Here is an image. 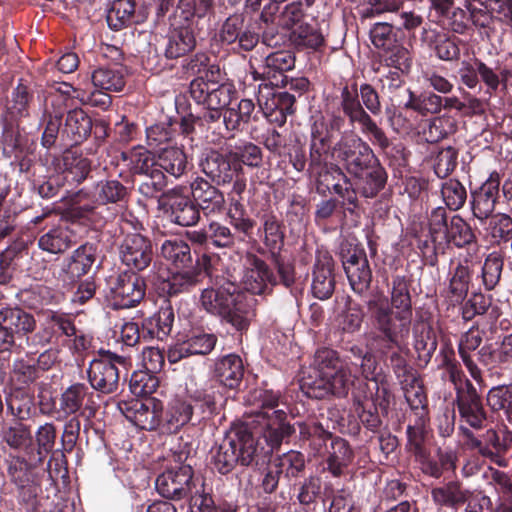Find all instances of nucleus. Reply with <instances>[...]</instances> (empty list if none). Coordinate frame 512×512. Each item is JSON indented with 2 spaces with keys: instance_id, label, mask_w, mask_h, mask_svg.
Instances as JSON below:
<instances>
[{
  "instance_id": "f257e3e1",
  "label": "nucleus",
  "mask_w": 512,
  "mask_h": 512,
  "mask_svg": "<svg viewBox=\"0 0 512 512\" xmlns=\"http://www.w3.org/2000/svg\"><path fill=\"white\" fill-rule=\"evenodd\" d=\"M353 366L357 364L341 360L336 351L319 349L314 355L312 373L303 379L301 388L308 397L315 399L346 397L358 378Z\"/></svg>"
},
{
  "instance_id": "f03ea898",
  "label": "nucleus",
  "mask_w": 512,
  "mask_h": 512,
  "mask_svg": "<svg viewBox=\"0 0 512 512\" xmlns=\"http://www.w3.org/2000/svg\"><path fill=\"white\" fill-rule=\"evenodd\" d=\"M280 394L272 390H259L254 393L255 408L251 411L250 424L267 443L271 452L278 447L284 438L294 432V428L286 422V412L277 409Z\"/></svg>"
},
{
  "instance_id": "7ed1b4c3",
  "label": "nucleus",
  "mask_w": 512,
  "mask_h": 512,
  "mask_svg": "<svg viewBox=\"0 0 512 512\" xmlns=\"http://www.w3.org/2000/svg\"><path fill=\"white\" fill-rule=\"evenodd\" d=\"M207 57L205 55H196L188 63V70L193 74L204 75L194 79L190 83V95L198 103L208 110H223L226 108L236 94L233 85L228 83L219 84L215 79V73L219 75V68L214 67L206 70Z\"/></svg>"
},
{
  "instance_id": "20e7f679",
  "label": "nucleus",
  "mask_w": 512,
  "mask_h": 512,
  "mask_svg": "<svg viewBox=\"0 0 512 512\" xmlns=\"http://www.w3.org/2000/svg\"><path fill=\"white\" fill-rule=\"evenodd\" d=\"M262 449L253 433L240 427L229 432L212 450V464L221 474H227L237 464L248 466L253 463Z\"/></svg>"
},
{
  "instance_id": "39448f33",
  "label": "nucleus",
  "mask_w": 512,
  "mask_h": 512,
  "mask_svg": "<svg viewBox=\"0 0 512 512\" xmlns=\"http://www.w3.org/2000/svg\"><path fill=\"white\" fill-rule=\"evenodd\" d=\"M367 308L383 340L389 347L402 350L410 334L412 317L392 310L388 299L383 295H375L371 298L367 302Z\"/></svg>"
},
{
  "instance_id": "423d86ee",
  "label": "nucleus",
  "mask_w": 512,
  "mask_h": 512,
  "mask_svg": "<svg viewBox=\"0 0 512 512\" xmlns=\"http://www.w3.org/2000/svg\"><path fill=\"white\" fill-rule=\"evenodd\" d=\"M333 155L355 177H362L378 160L370 146L354 133L341 136L333 147Z\"/></svg>"
},
{
  "instance_id": "0eeeda50",
  "label": "nucleus",
  "mask_w": 512,
  "mask_h": 512,
  "mask_svg": "<svg viewBox=\"0 0 512 512\" xmlns=\"http://www.w3.org/2000/svg\"><path fill=\"white\" fill-rule=\"evenodd\" d=\"M127 365V358L110 352L99 359H94L87 370L92 388L104 394L116 392L121 373L119 367L126 370Z\"/></svg>"
},
{
  "instance_id": "6e6552de",
  "label": "nucleus",
  "mask_w": 512,
  "mask_h": 512,
  "mask_svg": "<svg viewBox=\"0 0 512 512\" xmlns=\"http://www.w3.org/2000/svg\"><path fill=\"white\" fill-rule=\"evenodd\" d=\"M341 107L344 114L349 118V121L358 123L361 126V131L364 134L372 136L374 144L379 145L381 148H386L389 145V140L384 131L378 127L376 122L364 110L359 99L357 84L353 83L351 87L344 86L341 90Z\"/></svg>"
},
{
  "instance_id": "1a4fd4ad",
  "label": "nucleus",
  "mask_w": 512,
  "mask_h": 512,
  "mask_svg": "<svg viewBox=\"0 0 512 512\" xmlns=\"http://www.w3.org/2000/svg\"><path fill=\"white\" fill-rule=\"evenodd\" d=\"M343 125L344 119L340 116H334L328 122L322 118L314 121L311 127L310 166L318 173L327 163L334 134Z\"/></svg>"
},
{
  "instance_id": "9d476101",
  "label": "nucleus",
  "mask_w": 512,
  "mask_h": 512,
  "mask_svg": "<svg viewBox=\"0 0 512 512\" xmlns=\"http://www.w3.org/2000/svg\"><path fill=\"white\" fill-rule=\"evenodd\" d=\"M193 469L190 464L170 468L156 479V489L165 498L179 500L188 497L192 488H196Z\"/></svg>"
},
{
  "instance_id": "9b49d317",
  "label": "nucleus",
  "mask_w": 512,
  "mask_h": 512,
  "mask_svg": "<svg viewBox=\"0 0 512 512\" xmlns=\"http://www.w3.org/2000/svg\"><path fill=\"white\" fill-rule=\"evenodd\" d=\"M144 295V280L135 273L120 274L110 286V301L116 309L133 307L144 298Z\"/></svg>"
},
{
  "instance_id": "f8f14e48",
  "label": "nucleus",
  "mask_w": 512,
  "mask_h": 512,
  "mask_svg": "<svg viewBox=\"0 0 512 512\" xmlns=\"http://www.w3.org/2000/svg\"><path fill=\"white\" fill-rule=\"evenodd\" d=\"M119 253L122 263L135 271L145 270L153 259L150 240L139 233L125 235Z\"/></svg>"
},
{
  "instance_id": "ddd939ff",
  "label": "nucleus",
  "mask_w": 512,
  "mask_h": 512,
  "mask_svg": "<svg viewBox=\"0 0 512 512\" xmlns=\"http://www.w3.org/2000/svg\"><path fill=\"white\" fill-rule=\"evenodd\" d=\"M241 283L251 294H264L269 285H275L273 272L267 263L253 253H247L243 258Z\"/></svg>"
},
{
  "instance_id": "4468645a",
  "label": "nucleus",
  "mask_w": 512,
  "mask_h": 512,
  "mask_svg": "<svg viewBox=\"0 0 512 512\" xmlns=\"http://www.w3.org/2000/svg\"><path fill=\"white\" fill-rule=\"evenodd\" d=\"M342 264L352 290L358 294L366 292L372 272L365 251L355 247L343 252Z\"/></svg>"
},
{
  "instance_id": "2eb2a0df",
  "label": "nucleus",
  "mask_w": 512,
  "mask_h": 512,
  "mask_svg": "<svg viewBox=\"0 0 512 512\" xmlns=\"http://www.w3.org/2000/svg\"><path fill=\"white\" fill-rule=\"evenodd\" d=\"M500 175L497 172L472 192L471 209L474 217L483 222L492 215L499 197Z\"/></svg>"
},
{
  "instance_id": "dca6fc26",
  "label": "nucleus",
  "mask_w": 512,
  "mask_h": 512,
  "mask_svg": "<svg viewBox=\"0 0 512 512\" xmlns=\"http://www.w3.org/2000/svg\"><path fill=\"white\" fill-rule=\"evenodd\" d=\"M216 342L217 338L213 334L193 332L185 340L176 343L169 349L168 361L177 363L191 355L209 354L214 349Z\"/></svg>"
},
{
  "instance_id": "f3484780",
  "label": "nucleus",
  "mask_w": 512,
  "mask_h": 512,
  "mask_svg": "<svg viewBox=\"0 0 512 512\" xmlns=\"http://www.w3.org/2000/svg\"><path fill=\"white\" fill-rule=\"evenodd\" d=\"M231 299L232 303L228 304L227 312L223 313L222 318L237 330L247 329L255 316V298L236 287Z\"/></svg>"
},
{
  "instance_id": "a211bd4d",
  "label": "nucleus",
  "mask_w": 512,
  "mask_h": 512,
  "mask_svg": "<svg viewBox=\"0 0 512 512\" xmlns=\"http://www.w3.org/2000/svg\"><path fill=\"white\" fill-rule=\"evenodd\" d=\"M243 14L230 15L222 24L219 38L222 43L233 44L238 41L240 48L245 51L252 50L258 43V34L244 29Z\"/></svg>"
},
{
  "instance_id": "6ab92c4d",
  "label": "nucleus",
  "mask_w": 512,
  "mask_h": 512,
  "mask_svg": "<svg viewBox=\"0 0 512 512\" xmlns=\"http://www.w3.org/2000/svg\"><path fill=\"white\" fill-rule=\"evenodd\" d=\"M192 196L205 215L221 213L225 208L223 193L203 178L191 184Z\"/></svg>"
},
{
  "instance_id": "aec40b11",
  "label": "nucleus",
  "mask_w": 512,
  "mask_h": 512,
  "mask_svg": "<svg viewBox=\"0 0 512 512\" xmlns=\"http://www.w3.org/2000/svg\"><path fill=\"white\" fill-rule=\"evenodd\" d=\"M202 171L218 185L231 183L235 173L242 171L241 164L232 165L230 159L217 152L211 151L201 163Z\"/></svg>"
},
{
  "instance_id": "412c9836",
  "label": "nucleus",
  "mask_w": 512,
  "mask_h": 512,
  "mask_svg": "<svg viewBox=\"0 0 512 512\" xmlns=\"http://www.w3.org/2000/svg\"><path fill=\"white\" fill-rule=\"evenodd\" d=\"M460 431L465 438V445L469 449L477 450L478 453L493 462L500 463L504 456L500 435L494 429H489L483 435V440L476 438L471 430L461 426Z\"/></svg>"
},
{
  "instance_id": "4be33fe9",
  "label": "nucleus",
  "mask_w": 512,
  "mask_h": 512,
  "mask_svg": "<svg viewBox=\"0 0 512 512\" xmlns=\"http://www.w3.org/2000/svg\"><path fill=\"white\" fill-rule=\"evenodd\" d=\"M334 289L333 260L331 257L324 255L314 265L311 291L314 297L326 300L332 296Z\"/></svg>"
},
{
  "instance_id": "5701e85b",
  "label": "nucleus",
  "mask_w": 512,
  "mask_h": 512,
  "mask_svg": "<svg viewBox=\"0 0 512 512\" xmlns=\"http://www.w3.org/2000/svg\"><path fill=\"white\" fill-rule=\"evenodd\" d=\"M236 288L233 283L221 285L219 288H205L201 291L199 302L201 307L212 315L221 316L227 312L231 296Z\"/></svg>"
},
{
  "instance_id": "b1692460",
  "label": "nucleus",
  "mask_w": 512,
  "mask_h": 512,
  "mask_svg": "<svg viewBox=\"0 0 512 512\" xmlns=\"http://www.w3.org/2000/svg\"><path fill=\"white\" fill-rule=\"evenodd\" d=\"M171 30L165 48L167 58L176 59L186 55L194 49L196 40L189 25L171 22Z\"/></svg>"
},
{
  "instance_id": "393cba45",
  "label": "nucleus",
  "mask_w": 512,
  "mask_h": 512,
  "mask_svg": "<svg viewBox=\"0 0 512 512\" xmlns=\"http://www.w3.org/2000/svg\"><path fill=\"white\" fill-rule=\"evenodd\" d=\"M129 412L128 418L140 429L151 431L161 423V407L153 398L133 402Z\"/></svg>"
},
{
  "instance_id": "a878e982",
  "label": "nucleus",
  "mask_w": 512,
  "mask_h": 512,
  "mask_svg": "<svg viewBox=\"0 0 512 512\" xmlns=\"http://www.w3.org/2000/svg\"><path fill=\"white\" fill-rule=\"evenodd\" d=\"M330 446L326 447L328 452L327 465L329 472L339 477L353 461L354 453L349 443L340 437L329 439Z\"/></svg>"
},
{
  "instance_id": "bb28decb",
  "label": "nucleus",
  "mask_w": 512,
  "mask_h": 512,
  "mask_svg": "<svg viewBox=\"0 0 512 512\" xmlns=\"http://www.w3.org/2000/svg\"><path fill=\"white\" fill-rule=\"evenodd\" d=\"M93 393L84 384L70 386L61 395L59 402V413L64 417L75 414L83 406L91 408Z\"/></svg>"
},
{
  "instance_id": "cd10ccee",
  "label": "nucleus",
  "mask_w": 512,
  "mask_h": 512,
  "mask_svg": "<svg viewBox=\"0 0 512 512\" xmlns=\"http://www.w3.org/2000/svg\"><path fill=\"white\" fill-rule=\"evenodd\" d=\"M480 361L486 365L506 368L512 365V333L504 335L495 344V348L483 346L479 350Z\"/></svg>"
},
{
  "instance_id": "c85d7f7f",
  "label": "nucleus",
  "mask_w": 512,
  "mask_h": 512,
  "mask_svg": "<svg viewBox=\"0 0 512 512\" xmlns=\"http://www.w3.org/2000/svg\"><path fill=\"white\" fill-rule=\"evenodd\" d=\"M482 332L478 328L472 327L464 333L458 345V353L470 375L475 380L481 379V370L471 357V352L475 351L482 343Z\"/></svg>"
},
{
  "instance_id": "c756f323",
  "label": "nucleus",
  "mask_w": 512,
  "mask_h": 512,
  "mask_svg": "<svg viewBox=\"0 0 512 512\" xmlns=\"http://www.w3.org/2000/svg\"><path fill=\"white\" fill-rule=\"evenodd\" d=\"M414 349L420 362L427 364L437 348L436 335L432 327L424 322L414 325Z\"/></svg>"
},
{
  "instance_id": "7c9ffc66",
  "label": "nucleus",
  "mask_w": 512,
  "mask_h": 512,
  "mask_svg": "<svg viewBox=\"0 0 512 512\" xmlns=\"http://www.w3.org/2000/svg\"><path fill=\"white\" fill-rule=\"evenodd\" d=\"M431 494L436 504L450 508H458L471 497V492L456 481L434 488Z\"/></svg>"
},
{
  "instance_id": "2f4dec72",
  "label": "nucleus",
  "mask_w": 512,
  "mask_h": 512,
  "mask_svg": "<svg viewBox=\"0 0 512 512\" xmlns=\"http://www.w3.org/2000/svg\"><path fill=\"white\" fill-rule=\"evenodd\" d=\"M193 408L190 403L182 399H173L165 411L163 427L169 433H176L186 425L192 417Z\"/></svg>"
},
{
  "instance_id": "473e14b6",
  "label": "nucleus",
  "mask_w": 512,
  "mask_h": 512,
  "mask_svg": "<svg viewBox=\"0 0 512 512\" xmlns=\"http://www.w3.org/2000/svg\"><path fill=\"white\" fill-rule=\"evenodd\" d=\"M157 165L163 173L179 178L186 170L187 157L183 150L176 146L159 148Z\"/></svg>"
},
{
  "instance_id": "72a5a7b5",
  "label": "nucleus",
  "mask_w": 512,
  "mask_h": 512,
  "mask_svg": "<svg viewBox=\"0 0 512 512\" xmlns=\"http://www.w3.org/2000/svg\"><path fill=\"white\" fill-rule=\"evenodd\" d=\"M216 375L224 386L237 387L244 375L242 359L235 354L223 357L216 364Z\"/></svg>"
},
{
  "instance_id": "f704fd0d",
  "label": "nucleus",
  "mask_w": 512,
  "mask_h": 512,
  "mask_svg": "<svg viewBox=\"0 0 512 512\" xmlns=\"http://www.w3.org/2000/svg\"><path fill=\"white\" fill-rule=\"evenodd\" d=\"M93 86L98 90L119 92L125 86L123 69L119 66L100 67L91 75Z\"/></svg>"
},
{
  "instance_id": "c9c22d12",
  "label": "nucleus",
  "mask_w": 512,
  "mask_h": 512,
  "mask_svg": "<svg viewBox=\"0 0 512 512\" xmlns=\"http://www.w3.org/2000/svg\"><path fill=\"white\" fill-rule=\"evenodd\" d=\"M3 441L13 450L28 453L33 450V436L29 426L22 422H14L2 431Z\"/></svg>"
},
{
  "instance_id": "e433bc0d",
  "label": "nucleus",
  "mask_w": 512,
  "mask_h": 512,
  "mask_svg": "<svg viewBox=\"0 0 512 512\" xmlns=\"http://www.w3.org/2000/svg\"><path fill=\"white\" fill-rule=\"evenodd\" d=\"M161 255L177 268L188 267L192 263L190 246L180 238L165 240L161 245Z\"/></svg>"
},
{
  "instance_id": "4c0bfd02",
  "label": "nucleus",
  "mask_w": 512,
  "mask_h": 512,
  "mask_svg": "<svg viewBox=\"0 0 512 512\" xmlns=\"http://www.w3.org/2000/svg\"><path fill=\"white\" fill-rule=\"evenodd\" d=\"M92 121L82 109H74L68 112L64 133L75 143L82 142L91 132Z\"/></svg>"
},
{
  "instance_id": "58836bf2",
  "label": "nucleus",
  "mask_w": 512,
  "mask_h": 512,
  "mask_svg": "<svg viewBox=\"0 0 512 512\" xmlns=\"http://www.w3.org/2000/svg\"><path fill=\"white\" fill-rule=\"evenodd\" d=\"M170 209L171 220L178 225L192 226L200 219L199 208L187 197L173 198Z\"/></svg>"
},
{
  "instance_id": "ea45409f",
  "label": "nucleus",
  "mask_w": 512,
  "mask_h": 512,
  "mask_svg": "<svg viewBox=\"0 0 512 512\" xmlns=\"http://www.w3.org/2000/svg\"><path fill=\"white\" fill-rule=\"evenodd\" d=\"M391 309L412 317V302L408 281L404 276H395L390 289Z\"/></svg>"
},
{
  "instance_id": "a19ab883",
  "label": "nucleus",
  "mask_w": 512,
  "mask_h": 512,
  "mask_svg": "<svg viewBox=\"0 0 512 512\" xmlns=\"http://www.w3.org/2000/svg\"><path fill=\"white\" fill-rule=\"evenodd\" d=\"M475 242L476 236L471 226L461 216H452L446 232L445 245L453 243L456 247L462 248Z\"/></svg>"
},
{
  "instance_id": "79ce46f5",
  "label": "nucleus",
  "mask_w": 512,
  "mask_h": 512,
  "mask_svg": "<svg viewBox=\"0 0 512 512\" xmlns=\"http://www.w3.org/2000/svg\"><path fill=\"white\" fill-rule=\"evenodd\" d=\"M38 246L52 254L63 253L71 246V232L67 227L52 228L39 238Z\"/></svg>"
},
{
  "instance_id": "37998d69",
  "label": "nucleus",
  "mask_w": 512,
  "mask_h": 512,
  "mask_svg": "<svg viewBox=\"0 0 512 512\" xmlns=\"http://www.w3.org/2000/svg\"><path fill=\"white\" fill-rule=\"evenodd\" d=\"M404 382L403 389L407 403L415 411L416 417H425L427 414V398L421 381L411 374L407 376Z\"/></svg>"
},
{
  "instance_id": "c03bdc74",
  "label": "nucleus",
  "mask_w": 512,
  "mask_h": 512,
  "mask_svg": "<svg viewBox=\"0 0 512 512\" xmlns=\"http://www.w3.org/2000/svg\"><path fill=\"white\" fill-rule=\"evenodd\" d=\"M135 0H115L107 12V23L113 30H120L133 22Z\"/></svg>"
},
{
  "instance_id": "a18cd8bd",
  "label": "nucleus",
  "mask_w": 512,
  "mask_h": 512,
  "mask_svg": "<svg viewBox=\"0 0 512 512\" xmlns=\"http://www.w3.org/2000/svg\"><path fill=\"white\" fill-rule=\"evenodd\" d=\"M358 178L361 180V194L366 198H372L384 188L387 180V174L377 160V164H373L371 168L365 170L362 177Z\"/></svg>"
},
{
  "instance_id": "49530a36",
  "label": "nucleus",
  "mask_w": 512,
  "mask_h": 512,
  "mask_svg": "<svg viewBox=\"0 0 512 512\" xmlns=\"http://www.w3.org/2000/svg\"><path fill=\"white\" fill-rule=\"evenodd\" d=\"M425 417H416L415 423L407 428L408 449L418 461H424L429 456L425 446Z\"/></svg>"
},
{
  "instance_id": "de8ad7c7",
  "label": "nucleus",
  "mask_w": 512,
  "mask_h": 512,
  "mask_svg": "<svg viewBox=\"0 0 512 512\" xmlns=\"http://www.w3.org/2000/svg\"><path fill=\"white\" fill-rule=\"evenodd\" d=\"M202 272L194 268L174 273L166 282L165 289L169 295L188 292L201 282Z\"/></svg>"
},
{
  "instance_id": "09e8293b",
  "label": "nucleus",
  "mask_w": 512,
  "mask_h": 512,
  "mask_svg": "<svg viewBox=\"0 0 512 512\" xmlns=\"http://www.w3.org/2000/svg\"><path fill=\"white\" fill-rule=\"evenodd\" d=\"M429 234L434 243L435 250L443 249L445 246L446 232L449 228L447 212L444 207L434 208L428 217Z\"/></svg>"
},
{
  "instance_id": "8fccbe9b",
  "label": "nucleus",
  "mask_w": 512,
  "mask_h": 512,
  "mask_svg": "<svg viewBox=\"0 0 512 512\" xmlns=\"http://www.w3.org/2000/svg\"><path fill=\"white\" fill-rule=\"evenodd\" d=\"M0 320L9 326L15 327L18 333L28 334L33 332L36 327L33 315L19 308L1 309Z\"/></svg>"
},
{
  "instance_id": "3c124183",
  "label": "nucleus",
  "mask_w": 512,
  "mask_h": 512,
  "mask_svg": "<svg viewBox=\"0 0 512 512\" xmlns=\"http://www.w3.org/2000/svg\"><path fill=\"white\" fill-rule=\"evenodd\" d=\"M443 98L434 93H423L418 96L409 90V100L406 108L412 109L421 115L437 114L442 109Z\"/></svg>"
},
{
  "instance_id": "603ef678",
  "label": "nucleus",
  "mask_w": 512,
  "mask_h": 512,
  "mask_svg": "<svg viewBox=\"0 0 512 512\" xmlns=\"http://www.w3.org/2000/svg\"><path fill=\"white\" fill-rule=\"evenodd\" d=\"M290 40L297 47L316 49L322 45L324 37L317 27L300 24L292 30Z\"/></svg>"
},
{
  "instance_id": "864d4df0",
  "label": "nucleus",
  "mask_w": 512,
  "mask_h": 512,
  "mask_svg": "<svg viewBox=\"0 0 512 512\" xmlns=\"http://www.w3.org/2000/svg\"><path fill=\"white\" fill-rule=\"evenodd\" d=\"M125 195L126 188L117 180L100 181L94 189V198L101 205L121 201Z\"/></svg>"
},
{
  "instance_id": "5fc2aeb1",
  "label": "nucleus",
  "mask_w": 512,
  "mask_h": 512,
  "mask_svg": "<svg viewBox=\"0 0 512 512\" xmlns=\"http://www.w3.org/2000/svg\"><path fill=\"white\" fill-rule=\"evenodd\" d=\"M441 196L450 210L457 211L464 206L467 192L461 182L456 179H449L442 184Z\"/></svg>"
},
{
  "instance_id": "6e6d98bb",
  "label": "nucleus",
  "mask_w": 512,
  "mask_h": 512,
  "mask_svg": "<svg viewBox=\"0 0 512 512\" xmlns=\"http://www.w3.org/2000/svg\"><path fill=\"white\" fill-rule=\"evenodd\" d=\"M270 94H272V83L260 84L257 95L258 104L264 110L270 122L283 126L286 123L288 114L270 103Z\"/></svg>"
},
{
  "instance_id": "4d7b16f0",
  "label": "nucleus",
  "mask_w": 512,
  "mask_h": 512,
  "mask_svg": "<svg viewBox=\"0 0 512 512\" xmlns=\"http://www.w3.org/2000/svg\"><path fill=\"white\" fill-rule=\"evenodd\" d=\"M94 261L95 248L88 244L82 245L74 251L68 270L72 276L80 277L90 270Z\"/></svg>"
},
{
  "instance_id": "13d9d810",
  "label": "nucleus",
  "mask_w": 512,
  "mask_h": 512,
  "mask_svg": "<svg viewBox=\"0 0 512 512\" xmlns=\"http://www.w3.org/2000/svg\"><path fill=\"white\" fill-rule=\"evenodd\" d=\"M471 274L468 266L459 263L449 282V293L455 301H462L468 293Z\"/></svg>"
},
{
  "instance_id": "bf43d9fd",
  "label": "nucleus",
  "mask_w": 512,
  "mask_h": 512,
  "mask_svg": "<svg viewBox=\"0 0 512 512\" xmlns=\"http://www.w3.org/2000/svg\"><path fill=\"white\" fill-rule=\"evenodd\" d=\"M8 474L17 487H24V485L35 482L33 466L21 456L12 457L8 466Z\"/></svg>"
},
{
  "instance_id": "052dcab7",
  "label": "nucleus",
  "mask_w": 512,
  "mask_h": 512,
  "mask_svg": "<svg viewBox=\"0 0 512 512\" xmlns=\"http://www.w3.org/2000/svg\"><path fill=\"white\" fill-rule=\"evenodd\" d=\"M272 464L281 474H285L287 477H295L304 469L305 460L300 452L292 450L275 458Z\"/></svg>"
},
{
  "instance_id": "680f3d73",
  "label": "nucleus",
  "mask_w": 512,
  "mask_h": 512,
  "mask_svg": "<svg viewBox=\"0 0 512 512\" xmlns=\"http://www.w3.org/2000/svg\"><path fill=\"white\" fill-rule=\"evenodd\" d=\"M503 269V259L497 252L490 253L482 268V280L487 290H492L499 283Z\"/></svg>"
},
{
  "instance_id": "e2e57ef3",
  "label": "nucleus",
  "mask_w": 512,
  "mask_h": 512,
  "mask_svg": "<svg viewBox=\"0 0 512 512\" xmlns=\"http://www.w3.org/2000/svg\"><path fill=\"white\" fill-rule=\"evenodd\" d=\"M460 40L445 33H437L434 40V51L444 61L457 60L460 56Z\"/></svg>"
},
{
  "instance_id": "0e129e2a",
  "label": "nucleus",
  "mask_w": 512,
  "mask_h": 512,
  "mask_svg": "<svg viewBox=\"0 0 512 512\" xmlns=\"http://www.w3.org/2000/svg\"><path fill=\"white\" fill-rule=\"evenodd\" d=\"M295 66V57L289 51H276L265 58L267 77L274 78L275 73L289 71Z\"/></svg>"
},
{
  "instance_id": "69168bd1",
  "label": "nucleus",
  "mask_w": 512,
  "mask_h": 512,
  "mask_svg": "<svg viewBox=\"0 0 512 512\" xmlns=\"http://www.w3.org/2000/svg\"><path fill=\"white\" fill-rule=\"evenodd\" d=\"M404 4V0H369L362 5L359 13L362 18H373L384 13L397 12Z\"/></svg>"
},
{
  "instance_id": "338daca9",
  "label": "nucleus",
  "mask_w": 512,
  "mask_h": 512,
  "mask_svg": "<svg viewBox=\"0 0 512 512\" xmlns=\"http://www.w3.org/2000/svg\"><path fill=\"white\" fill-rule=\"evenodd\" d=\"M458 150L447 146L439 150L434 161V171L439 178L447 177L457 166Z\"/></svg>"
},
{
  "instance_id": "774afa93",
  "label": "nucleus",
  "mask_w": 512,
  "mask_h": 512,
  "mask_svg": "<svg viewBox=\"0 0 512 512\" xmlns=\"http://www.w3.org/2000/svg\"><path fill=\"white\" fill-rule=\"evenodd\" d=\"M488 229L493 239L509 241L512 236V218L506 214L491 215Z\"/></svg>"
}]
</instances>
